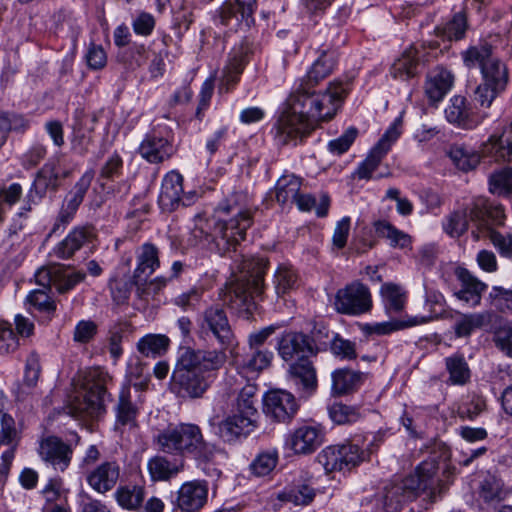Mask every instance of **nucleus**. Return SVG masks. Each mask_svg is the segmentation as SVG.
<instances>
[{"mask_svg":"<svg viewBox=\"0 0 512 512\" xmlns=\"http://www.w3.org/2000/svg\"><path fill=\"white\" fill-rule=\"evenodd\" d=\"M448 156L454 165L464 172L476 168L481 157L494 162L512 161V123L501 134H492L481 144L479 152L464 145H453L448 151Z\"/></svg>","mask_w":512,"mask_h":512,"instance_id":"nucleus-7","label":"nucleus"},{"mask_svg":"<svg viewBox=\"0 0 512 512\" xmlns=\"http://www.w3.org/2000/svg\"><path fill=\"white\" fill-rule=\"evenodd\" d=\"M316 496L314 488L302 484L295 487L286 488L277 495V499L282 502H290L295 506H306L312 503Z\"/></svg>","mask_w":512,"mask_h":512,"instance_id":"nucleus-48","label":"nucleus"},{"mask_svg":"<svg viewBox=\"0 0 512 512\" xmlns=\"http://www.w3.org/2000/svg\"><path fill=\"white\" fill-rule=\"evenodd\" d=\"M4 406L5 397L0 393V449L6 448L1 455L0 471L9 473L20 437L14 419L4 412Z\"/></svg>","mask_w":512,"mask_h":512,"instance_id":"nucleus-18","label":"nucleus"},{"mask_svg":"<svg viewBox=\"0 0 512 512\" xmlns=\"http://www.w3.org/2000/svg\"><path fill=\"white\" fill-rule=\"evenodd\" d=\"M381 294L388 313H399L404 309L405 293L399 286L391 283L384 284Z\"/></svg>","mask_w":512,"mask_h":512,"instance_id":"nucleus-52","label":"nucleus"},{"mask_svg":"<svg viewBox=\"0 0 512 512\" xmlns=\"http://www.w3.org/2000/svg\"><path fill=\"white\" fill-rule=\"evenodd\" d=\"M492 313L489 311L456 313L454 316L453 331L457 338H468L478 329L491 322Z\"/></svg>","mask_w":512,"mask_h":512,"instance_id":"nucleus-35","label":"nucleus"},{"mask_svg":"<svg viewBox=\"0 0 512 512\" xmlns=\"http://www.w3.org/2000/svg\"><path fill=\"white\" fill-rule=\"evenodd\" d=\"M121 59L129 69L134 70L146 62L148 50L143 44H133L123 52Z\"/></svg>","mask_w":512,"mask_h":512,"instance_id":"nucleus-62","label":"nucleus"},{"mask_svg":"<svg viewBox=\"0 0 512 512\" xmlns=\"http://www.w3.org/2000/svg\"><path fill=\"white\" fill-rule=\"evenodd\" d=\"M86 274L82 271L67 273L58 267L56 274L55 288L60 294H64L73 289L78 283L84 281Z\"/></svg>","mask_w":512,"mask_h":512,"instance_id":"nucleus-61","label":"nucleus"},{"mask_svg":"<svg viewBox=\"0 0 512 512\" xmlns=\"http://www.w3.org/2000/svg\"><path fill=\"white\" fill-rule=\"evenodd\" d=\"M324 433L312 425H302L291 431L285 441V446L296 455L314 453L323 443Z\"/></svg>","mask_w":512,"mask_h":512,"instance_id":"nucleus-19","label":"nucleus"},{"mask_svg":"<svg viewBox=\"0 0 512 512\" xmlns=\"http://www.w3.org/2000/svg\"><path fill=\"white\" fill-rule=\"evenodd\" d=\"M237 195H232L218 206V211L233 214L228 221H218L213 225L202 214L194 217L191 229V244L214 243L220 253L235 251L240 241L245 239L247 229L252 225V214L238 202Z\"/></svg>","mask_w":512,"mask_h":512,"instance_id":"nucleus-4","label":"nucleus"},{"mask_svg":"<svg viewBox=\"0 0 512 512\" xmlns=\"http://www.w3.org/2000/svg\"><path fill=\"white\" fill-rule=\"evenodd\" d=\"M111 377L102 370L90 373L86 386L77 392L69 404V413L75 417H97L104 411V403L110 394L107 386Z\"/></svg>","mask_w":512,"mask_h":512,"instance_id":"nucleus-9","label":"nucleus"},{"mask_svg":"<svg viewBox=\"0 0 512 512\" xmlns=\"http://www.w3.org/2000/svg\"><path fill=\"white\" fill-rule=\"evenodd\" d=\"M433 320L431 315L429 316H408L404 319H391L385 322L365 324L363 332L366 335H377L385 336L390 335L394 332L401 331L410 327L422 325Z\"/></svg>","mask_w":512,"mask_h":512,"instance_id":"nucleus-33","label":"nucleus"},{"mask_svg":"<svg viewBox=\"0 0 512 512\" xmlns=\"http://www.w3.org/2000/svg\"><path fill=\"white\" fill-rule=\"evenodd\" d=\"M453 83L454 75L443 67H437L427 76L425 94L431 103H437L450 91Z\"/></svg>","mask_w":512,"mask_h":512,"instance_id":"nucleus-34","label":"nucleus"},{"mask_svg":"<svg viewBox=\"0 0 512 512\" xmlns=\"http://www.w3.org/2000/svg\"><path fill=\"white\" fill-rule=\"evenodd\" d=\"M335 305L343 314L361 315L372 308L371 293L367 286L356 281L337 291Z\"/></svg>","mask_w":512,"mask_h":512,"instance_id":"nucleus-13","label":"nucleus"},{"mask_svg":"<svg viewBox=\"0 0 512 512\" xmlns=\"http://www.w3.org/2000/svg\"><path fill=\"white\" fill-rule=\"evenodd\" d=\"M468 216L479 230L490 224L503 225L505 220L504 208L484 197L475 198L466 208L453 211L442 223L443 230L453 238L462 236L469 227Z\"/></svg>","mask_w":512,"mask_h":512,"instance_id":"nucleus-8","label":"nucleus"},{"mask_svg":"<svg viewBox=\"0 0 512 512\" xmlns=\"http://www.w3.org/2000/svg\"><path fill=\"white\" fill-rule=\"evenodd\" d=\"M512 490L502 478L491 472L485 473L479 480L477 493L479 498L487 504H498L504 501Z\"/></svg>","mask_w":512,"mask_h":512,"instance_id":"nucleus-29","label":"nucleus"},{"mask_svg":"<svg viewBox=\"0 0 512 512\" xmlns=\"http://www.w3.org/2000/svg\"><path fill=\"white\" fill-rule=\"evenodd\" d=\"M170 339L164 334H147L137 342V350L144 357L156 358L165 354Z\"/></svg>","mask_w":512,"mask_h":512,"instance_id":"nucleus-42","label":"nucleus"},{"mask_svg":"<svg viewBox=\"0 0 512 512\" xmlns=\"http://www.w3.org/2000/svg\"><path fill=\"white\" fill-rule=\"evenodd\" d=\"M489 191L497 195L512 194V167H504L490 175Z\"/></svg>","mask_w":512,"mask_h":512,"instance_id":"nucleus-54","label":"nucleus"},{"mask_svg":"<svg viewBox=\"0 0 512 512\" xmlns=\"http://www.w3.org/2000/svg\"><path fill=\"white\" fill-rule=\"evenodd\" d=\"M366 375L348 368L337 369L332 373V393L342 396L352 393L364 383Z\"/></svg>","mask_w":512,"mask_h":512,"instance_id":"nucleus-36","label":"nucleus"},{"mask_svg":"<svg viewBox=\"0 0 512 512\" xmlns=\"http://www.w3.org/2000/svg\"><path fill=\"white\" fill-rule=\"evenodd\" d=\"M138 152L146 161L158 164L170 159L175 152V148L167 138L152 132L145 136Z\"/></svg>","mask_w":512,"mask_h":512,"instance_id":"nucleus-25","label":"nucleus"},{"mask_svg":"<svg viewBox=\"0 0 512 512\" xmlns=\"http://www.w3.org/2000/svg\"><path fill=\"white\" fill-rule=\"evenodd\" d=\"M183 195V177L176 171L167 173L162 181L159 203L164 210H175L180 203L190 205V198Z\"/></svg>","mask_w":512,"mask_h":512,"instance_id":"nucleus-24","label":"nucleus"},{"mask_svg":"<svg viewBox=\"0 0 512 512\" xmlns=\"http://www.w3.org/2000/svg\"><path fill=\"white\" fill-rule=\"evenodd\" d=\"M369 453L361 450L358 445L347 443L331 445L324 448L317 456L318 462L327 473L350 469L365 461Z\"/></svg>","mask_w":512,"mask_h":512,"instance_id":"nucleus-11","label":"nucleus"},{"mask_svg":"<svg viewBox=\"0 0 512 512\" xmlns=\"http://www.w3.org/2000/svg\"><path fill=\"white\" fill-rule=\"evenodd\" d=\"M267 265L268 261L265 258H243L239 266L242 275L226 283L219 292L223 304L239 312L251 313L256 307V298L264 291Z\"/></svg>","mask_w":512,"mask_h":512,"instance_id":"nucleus-6","label":"nucleus"},{"mask_svg":"<svg viewBox=\"0 0 512 512\" xmlns=\"http://www.w3.org/2000/svg\"><path fill=\"white\" fill-rule=\"evenodd\" d=\"M278 459L279 455L276 449L263 451L251 463V470L257 476H266L275 469Z\"/></svg>","mask_w":512,"mask_h":512,"instance_id":"nucleus-56","label":"nucleus"},{"mask_svg":"<svg viewBox=\"0 0 512 512\" xmlns=\"http://www.w3.org/2000/svg\"><path fill=\"white\" fill-rule=\"evenodd\" d=\"M485 406V400L482 397L473 395L459 405L457 412L461 418L473 420L485 409Z\"/></svg>","mask_w":512,"mask_h":512,"instance_id":"nucleus-64","label":"nucleus"},{"mask_svg":"<svg viewBox=\"0 0 512 512\" xmlns=\"http://www.w3.org/2000/svg\"><path fill=\"white\" fill-rule=\"evenodd\" d=\"M492 226H497L496 224H489L488 227H484L483 230L488 232V236L492 244L499 251L501 256L506 258H512V236L511 235H502L499 232H496L492 229Z\"/></svg>","mask_w":512,"mask_h":512,"instance_id":"nucleus-63","label":"nucleus"},{"mask_svg":"<svg viewBox=\"0 0 512 512\" xmlns=\"http://www.w3.org/2000/svg\"><path fill=\"white\" fill-rule=\"evenodd\" d=\"M41 460L55 471L64 472L71 463L73 449L55 435L43 436L37 449Z\"/></svg>","mask_w":512,"mask_h":512,"instance_id":"nucleus-17","label":"nucleus"},{"mask_svg":"<svg viewBox=\"0 0 512 512\" xmlns=\"http://www.w3.org/2000/svg\"><path fill=\"white\" fill-rule=\"evenodd\" d=\"M487 302L490 307L500 313L512 312V290L502 286H493L488 294Z\"/></svg>","mask_w":512,"mask_h":512,"instance_id":"nucleus-55","label":"nucleus"},{"mask_svg":"<svg viewBox=\"0 0 512 512\" xmlns=\"http://www.w3.org/2000/svg\"><path fill=\"white\" fill-rule=\"evenodd\" d=\"M288 373L290 378L304 389L315 390L317 387L316 370L309 357L290 363Z\"/></svg>","mask_w":512,"mask_h":512,"instance_id":"nucleus-40","label":"nucleus"},{"mask_svg":"<svg viewBox=\"0 0 512 512\" xmlns=\"http://www.w3.org/2000/svg\"><path fill=\"white\" fill-rule=\"evenodd\" d=\"M336 65L333 52H322L306 76L286 100V109L276 124V137L282 144L301 143L322 121L331 120L347 94V85L331 82L324 92L311 88L328 77Z\"/></svg>","mask_w":512,"mask_h":512,"instance_id":"nucleus-1","label":"nucleus"},{"mask_svg":"<svg viewBox=\"0 0 512 512\" xmlns=\"http://www.w3.org/2000/svg\"><path fill=\"white\" fill-rule=\"evenodd\" d=\"M255 10L256 0H227L218 8L215 20L230 30L249 29Z\"/></svg>","mask_w":512,"mask_h":512,"instance_id":"nucleus-12","label":"nucleus"},{"mask_svg":"<svg viewBox=\"0 0 512 512\" xmlns=\"http://www.w3.org/2000/svg\"><path fill=\"white\" fill-rule=\"evenodd\" d=\"M207 499L208 483L205 480H192L180 486L176 504L184 512H199L207 503Z\"/></svg>","mask_w":512,"mask_h":512,"instance_id":"nucleus-21","label":"nucleus"},{"mask_svg":"<svg viewBox=\"0 0 512 512\" xmlns=\"http://www.w3.org/2000/svg\"><path fill=\"white\" fill-rule=\"evenodd\" d=\"M500 39V33L490 34L486 38L479 40L478 43L469 46L461 53L464 65L467 68L479 67L480 70H483L486 64L496 59L493 56V50Z\"/></svg>","mask_w":512,"mask_h":512,"instance_id":"nucleus-23","label":"nucleus"},{"mask_svg":"<svg viewBox=\"0 0 512 512\" xmlns=\"http://www.w3.org/2000/svg\"><path fill=\"white\" fill-rule=\"evenodd\" d=\"M96 122L95 114L87 115L80 110L75 112L71 143L76 153L84 155L88 152Z\"/></svg>","mask_w":512,"mask_h":512,"instance_id":"nucleus-26","label":"nucleus"},{"mask_svg":"<svg viewBox=\"0 0 512 512\" xmlns=\"http://www.w3.org/2000/svg\"><path fill=\"white\" fill-rule=\"evenodd\" d=\"M374 228L378 236L386 238L393 248L404 249L411 244V237L388 221H377L374 223Z\"/></svg>","mask_w":512,"mask_h":512,"instance_id":"nucleus-46","label":"nucleus"},{"mask_svg":"<svg viewBox=\"0 0 512 512\" xmlns=\"http://www.w3.org/2000/svg\"><path fill=\"white\" fill-rule=\"evenodd\" d=\"M136 260L133 280L138 284L146 281L160 267L159 249L152 243H144L136 251Z\"/></svg>","mask_w":512,"mask_h":512,"instance_id":"nucleus-30","label":"nucleus"},{"mask_svg":"<svg viewBox=\"0 0 512 512\" xmlns=\"http://www.w3.org/2000/svg\"><path fill=\"white\" fill-rule=\"evenodd\" d=\"M239 364V368L245 373H260L267 369L273 360V352L268 349H251Z\"/></svg>","mask_w":512,"mask_h":512,"instance_id":"nucleus-45","label":"nucleus"},{"mask_svg":"<svg viewBox=\"0 0 512 512\" xmlns=\"http://www.w3.org/2000/svg\"><path fill=\"white\" fill-rule=\"evenodd\" d=\"M401 121L395 120L377 144L370 150L367 157L358 165L355 176L358 179L369 180L373 177V172L376 171L385 155L390 150L392 144L398 139L401 134L400 130Z\"/></svg>","mask_w":512,"mask_h":512,"instance_id":"nucleus-15","label":"nucleus"},{"mask_svg":"<svg viewBox=\"0 0 512 512\" xmlns=\"http://www.w3.org/2000/svg\"><path fill=\"white\" fill-rule=\"evenodd\" d=\"M153 442L164 454L191 457L209 477L221 475L216 462L220 449L205 439L202 429L195 423L170 424L154 436Z\"/></svg>","mask_w":512,"mask_h":512,"instance_id":"nucleus-3","label":"nucleus"},{"mask_svg":"<svg viewBox=\"0 0 512 512\" xmlns=\"http://www.w3.org/2000/svg\"><path fill=\"white\" fill-rule=\"evenodd\" d=\"M114 411L116 418L115 429L122 430L137 427L139 409L136 404L132 402L131 389L129 386H123L121 388Z\"/></svg>","mask_w":512,"mask_h":512,"instance_id":"nucleus-31","label":"nucleus"},{"mask_svg":"<svg viewBox=\"0 0 512 512\" xmlns=\"http://www.w3.org/2000/svg\"><path fill=\"white\" fill-rule=\"evenodd\" d=\"M481 74L483 81L505 90L508 83V70L501 60L496 58L491 63L486 64L481 70Z\"/></svg>","mask_w":512,"mask_h":512,"instance_id":"nucleus-51","label":"nucleus"},{"mask_svg":"<svg viewBox=\"0 0 512 512\" xmlns=\"http://www.w3.org/2000/svg\"><path fill=\"white\" fill-rule=\"evenodd\" d=\"M27 303L39 312L53 313L56 304L45 289H36L30 292L26 298Z\"/></svg>","mask_w":512,"mask_h":512,"instance_id":"nucleus-60","label":"nucleus"},{"mask_svg":"<svg viewBox=\"0 0 512 512\" xmlns=\"http://www.w3.org/2000/svg\"><path fill=\"white\" fill-rule=\"evenodd\" d=\"M275 349L282 360L290 363L317 353L313 340L297 331H285L279 335Z\"/></svg>","mask_w":512,"mask_h":512,"instance_id":"nucleus-14","label":"nucleus"},{"mask_svg":"<svg viewBox=\"0 0 512 512\" xmlns=\"http://www.w3.org/2000/svg\"><path fill=\"white\" fill-rule=\"evenodd\" d=\"M93 177L94 174L91 171L84 173L79 181L74 185L72 190L66 195L63 203L78 210L79 206L83 202L86 192L91 185Z\"/></svg>","mask_w":512,"mask_h":512,"instance_id":"nucleus-57","label":"nucleus"},{"mask_svg":"<svg viewBox=\"0 0 512 512\" xmlns=\"http://www.w3.org/2000/svg\"><path fill=\"white\" fill-rule=\"evenodd\" d=\"M257 427V418L235 410L218 424V436L228 443L247 437Z\"/></svg>","mask_w":512,"mask_h":512,"instance_id":"nucleus-20","label":"nucleus"},{"mask_svg":"<svg viewBox=\"0 0 512 512\" xmlns=\"http://www.w3.org/2000/svg\"><path fill=\"white\" fill-rule=\"evenodd\" d=\"M95 237L90 226H77L53 249V254L60 259H68Z\"/></svg>","mask_w":512,"mask_h":512,"instance_id":"nucleus-28","label":"nucleus"},{"mask_svg":"<svg viewBox=\"0 0 512 512\" xmlns=\"http://www.w3.org/2000/svg\"><path fill=\"white\" fill-rule=\"evenodd\" d=\"M466 98L460 95L451 98L445 109V116L448 122L465 129H472L478 122L470 117V111L466 104Z\"/></svg>","mask_w":512,"mask_h":512,"instance_id":"nucleus-38","label":"nucleus"},{"mask_svg":"<svg viewBox=\"0 0 512 512\" xmlns=\"http://www.w3.org/2000/svg\"><path fill=\"white\" fill-rule=\"evenodd\" d=\"M120 477V466L116 461H106L95 467L86 476L88 485L97 493L111 491Z\"/></svg>","mask_w":512,"mask_h":512,"instance_id":"nucleus-27","label":"nucleus"},{"mask_svg":"<svg viewBox=\"0 0 512 512\" xmlns=\"http://www.w3.org/2000/svg\"><path fill=\"white\" fill-rule=\"evenodd\" d=\"M301 181L294 175H283L275 185V196L278 203L284 205L294 202L299 194Z\"/></svg>","mask_w":512,"mask_h":512,"instance_id":"nucleus-47","label":"nucleus"},{"mask_svg":"<svg viewBox=\"0 0 512 512\" xmlns=\"http://www.w3.org/2000/svg\"><path fill=\"white\" fill-rule=\"evenodd\" d=\"M467 27L466 14L458 12L442 28H438V31L448 40H459L464 37Z\"/></svg>","mask_w":512,"mask_h":512,"instance_id":"nucleus-58","label":"nucleus"},{"mask_svg":"<svg viewBox=\"0 0 512 512\" xmlns=\"http://www.w3.org/2000/svg\"><path fill=\"white\" fill-rule=\"evenodd\" d=\"M438 462L434 457L422 461L414 473L408 475L400 484L389 487L384 496L385 505L397 510L405 501L419 500L427 509L446 492L447 483L438 477Z\"/></svg>","mask_w":512,"mask_h":512,"instance_id":"nucleus-5","label":"nucleus"},{"mask_svg":"<svg viewBox=\"0 0 512 512\" xmlns=\"http://www.w3.org/2000/svg\"><path fill=\"white\" fill-rule=\"evenodd\" d=\"M226 362L222 351L185 348L172 372L171 391L182 399L202 398Z\"/></svg>","mask_w":512,"mask_h":512,"instance_id":"nucleus-2","label":"nucleus"},{"mask_svg":"<svg viewBox=\"0 0 512 512\" xmlns=\"http://www.w3.org/2000/svg\"><path fill=\"white\" fill-rule=\"evenodd\" d=\"M456 275L461 287L455 292V296L472 307L478 306L481 303L482 293L487 289V284L464 268L458 269Z\"/></svg>","mask_w":512,"mask_h":512,"instance_id":"nucleus-32","label":"nucleus"},{"mask_svg":"<svg viewBox=\"0 0 512 512\" xmlns=\"http://www.w3.org/2000/svg\"><path fill=\"white\" fill-rule=\"evenodd\" d=\"M417 69V50L414 47H410L394 61L390 68V73L395 79L408 80L417 74Z\"/></svg>","mask_w":512,"mask_h":512,"instance_id":"nucleus-41","label":"nucleus"},{"mask_svg":"<svg viewBox=\"0 0 512 512\" xmlns=\"http://www.w3.org/2000/svg\"><path fill=\"white\" fill-rule=\"evenodd\" d=\"M298 409L296 398L286 390L272 389L263 396V412L272 421L289 423Z\"/></svg>","mask_w":512,"mask_h":512,"instance_id":"nucleus-16","label":"nucleus"},{"mask_svg":"<svg viewBox=\"0 0 512 512\" xmlns=\"http://www.w3.org/2000/svg\"><path fill=\"white\" fill-rule=\"evenodd\" d=\"M328 413L331 420L339 425L354 423L361 418V412L357 407L340 402L330 405Z\"/></svg>","mask_w":512,"mask_h":512,"instance_id":"nucleus-53","label":"nucleus"},{"mask_svg":"<svg viewBox=\"0 0 512 512\" xmlns=\"http://www.w3.org/2000/svg\"><path fill=\"white\" fill-rule=\"evenodd\" d=\"M257 392L256 384L247 383L237 396L235 410L258 418Z\"/></svg>","mask_w":512,"mask_h":512,"instance_id":"nucleus-50","label":"nucleus"},{"mask_svg":"<svg viewBox=\"0 0 512 512\" xmlns=\"http://www.w3.org/2000/svg\"><path fill=\"white\" fill-rule=\"evenodd\" d=\"M493 343L505 356L512 358V321L501 319L493 328Z\"/></svg>","mask_w":512,"mask_h":512,"instance_id":"nucleus-49","label":"nucleus"},{"mask_svg":"<svg viewBox=\"0 0 512 512\" xmlns=\"http://www.w3.org/2000/svg\"><path fill=\"white\" fill-rule=\"evenodd\" d=\"M147 468L153 481H167L183 470L184 463L170 461L164 456L157 455L148 461Z\"/></svg>","mask_w":512,"mask_h":512,"instance_id":"nucleus-39","label":"nucleus"},{"mask_svg":"<svg viewBox=\"0 0 512 512\" xmlns=\"http://www.w3.org/2000/svg\"><path fill=\"white\" fill-rule=\"evenodd\" d=\"M33 187L40 195L48 189L55 190L58 187V174L51 166L45 165L37 174Z\"/></svg>","mask_w":512,"mask_h":512,"instance_id":"nucleus-59","label":"nucleus"},{"mask_svg":"<svg viewBox=\"0 0 512 512\" xmlns=\"http://www.w3.org/2000/svg\"><path fill=\"white\" fill-rule=\"evenodd\" d=\"M299 286V275L292 266L286 264L278 266L274 273V287L277 295H285Z\"/></svg>","mask_w":512,"mask_h":512,"instance_id":"nucleus-43","label":"nucleus"},{"mask_svg":"<svg viewBox=\"0 0 512 512\" xmlns=\"http://www.w3.org/2000/svg\"><path fill=\"white\" fill-rule=\"evenodd\" d=\"M197 324L200 338L216 340L218 349L212 351H222L227 355V351L234 350L238 345L226 311L220 305L207 307L199 316Z\"/></svg>","mask_w":512,"mask_h":512,"instance_id":"nucleus-10","label":"nucleus"},{"mask_svg":"<svg viewBox=\"0 0 512 512\" xmlns=\"http://www.w3.org/2000/svg\"><path fill=\"white\" fill-rule=\"evenodd\" d=\"M255 49L254 43L248 38H244L232 48L227 64L223 69V79L227 85H233L238 81Z\"/></svg>","mask_w":512,"mask_h":512,"instance_id":"nucleus-22","label":"nucleus"},{"mask_svg":"<svg viewBox=\"0 0 512 512\" xmlns=\"http://www.w3.org/2000/svg\"><path fill=\"white\" fill-rule=\"evenodd\" d=\"M145 497V488L137 484L120 485L114 493L117 504L122 509L133 512L140 511L143 507Z\"/></svg>","mask_w":512,"mask_h":512,"instance_id":"nucleus-37","label":"nucleus"},{"mask_svg":"<svg viewBox=\"0 0 512 512\" xmlns=\"http://www.w3.org/2000/svg\"><path fill=\"white\" fill-rule=\"evenodd\" d=\"M449 381L453 385H464L470 380L471 372L462 354L456 353L445 359Z\"/></svg>","mask_w":512,"mask_h":512,"instance_id":"nucleus-44","label":"nucleus"}]
</instances>
